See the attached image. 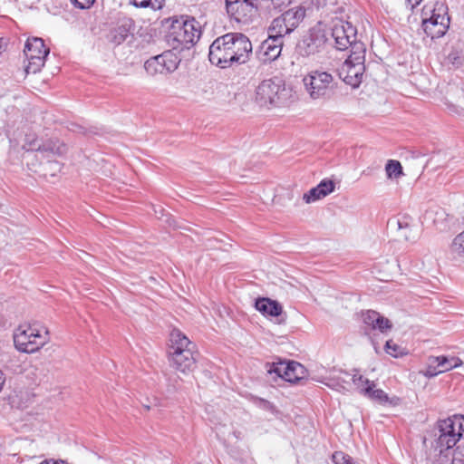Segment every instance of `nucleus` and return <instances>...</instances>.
<instances>
[{
  "label": "nucleus",
  "mask_w": 464,
  "mask_h": 464,
  "mask_svg": "<svg viewBox=\"0 0 464 464\" xmlns=\"http://www.w3.org/2000/svg\"><path fill=\"white\" fill-rule=\"evenodd\" d=\"M437 429L439 434L435 440V450L440 451V457H448L446 451L451 450L461 438H464V416L439 420Z\"/></svg>",
  "instance_id": "obj_7"
},
{
  "label": "nucleus",
  "mask_w": 464,
  "mask_h": 464,
  "mask_svg": "<svg viewBox=\"0 0 464 464\" xmlns=\"http://www.w3.org/2000/svg\"><path fill=\"white\" fill-rule=\"evenodd\" d=\"M260 1L237 2L226 6L228 15L237 23L248 24L257 15Z\"/></svg>",
  "instance_id": "obj_13"
},
{
  "label": "nucleus",
  "mask_w": 464,
  "mask_h": 464,
  "mask_svg": "<svg viewBox=\"0 0 464 464\" xmlns=\"http://www.w3.org/2000/svg\"><path fill=\"white\" fill-rule=\"evenodd\" d=\"M180 61L181 57L171 49L148 59L144 63V69L151 76L168 74L178 68Z\"/></svg>",
  "instance_id": "obj_11"
},
{
  "label": "nucleus",
  "mask_w": 464,
  "mask_h": 464,
  "mask_svg": "<svg viewBox=\"0 0 464 464\" xmlns=\"http://www.w3.org/2000/svg\"><path fill=\"white\" fill-rule=\"evenodd\" d=\"M169 361L175 370L187 374L197 368L198 353L193 343L179 329L169 334Z\"/></svg>",
  "instance_id": "obj_3"
},
{
  "label": "nucleus",
  "mask_w": 464,
  "mask_h": 464,
  "mask_svg": "<svg viewBox=\"0 0 464 464\" xmlns=\"http://www.w3.org/2000/svg\"><path fill=\"white\" fill-rule=\"evenodd\" d=\"M327 0H312V3L316 5L317 7L324 6L326 5Z\"/></svg>",
  "instance_id": "obj_42"
},
{
  "label": "nucleus",
  "mask_w": 464,
  "mask_h": 464,
  "mask_svg": "<svg viewBox=\"0 0 464 464\" xmlns=\"http://www.w3.org/2000/svg\"><path fill=\"white\" fill-rule=\"evenodd\" d=\"M94 1L95 0H71L72 5L80 9L90 8L93 5Z\"/></svg>",
  "instance_id": "obj_36"
},
{
  "label": "nucleus",
  "mask_w": 464,
  "mask_h": 464,
  "mask_svg": "<svg viewBox=\"0 0 464 464\" xmlns=\"http://www.w3.org/2000/svg\"><path fill=\"white\" fill-rule=\"evenodd\" d=\"M365 71V65L362 63H350L346 59L339 69V77L353 88H357L362 82V76Z\"/></svg>",
  "instance_id": "obj_16"
},
{
  "label": "nucleus",
  "mask_w": 464,
  "mask_h": 464,
  "mask_svg": "<svg viewBox=\"0 0 464 464\" xmlns=\"http://www.w3.org/2000/svg\"><path fill=\"white\" fill-rule=\"evenodd\" d=\"M5 382V377L4 372L0 370V392L3 390L4 384Z\"/></svg>",
  "instance_id": "obj_43"
},
{
  "label": "nucleus",
  "mask_w": 464,
  "mask_h": 464,
  "mask_svg": "<svg viewBox=\"0 0 464 464\" xmlns=\"http://www.w3.org/2000/svg\"><path fill=\"white\" fill-rule=\"evenodd\" d=\"M306 10L304 6L293 7L283 13L281 15L293 32L305 17Z\"/></svg>",
  "instance_id": "obj_20"
},
{
  "label": "nucleus",
  "mask_w": 464,
  "mask_h": 464,
  "mask_svg": "<svg viewBox=\"0 0 464 464\" xmlns=\"http://www.w3.org/2000/svg\"><path fill=\"white\" fill-rule=\"evenodd\" d=\"M270 36L276 38H283L285 35L292 33L287 24L284 20L283 16L280 15L275 18L269 27Z\"/></svg>",
  "instance_id": "obj_24"
},
{
  "label": "nucleus",
  "mask_w": 464,
  "mask_h": 464,
  "mask_svg": "<svg viewBox=\"0 0 464 464\" xmlns=\"http://www.w3.org/2000/svg\"><path fill=\"white\" fill-rule=\"evenodd\" d=\"M287 362L280 361L278 362H266V370L268 374L275 373L277 377L286 382V374L288 372L285 368Z\"/></svg>",
  "instance_id": "obj_27"
},
{
  "label": "nucleus",
  "mask_w": 464,
  "mask_h": 464,
  "mask_svg": "<svg viewBox=\"0 0 464 464\" xmlns=\"http://www.w3.org/2000/svg\"><path fill=\"white\" fill-rule=\"evenodd\" d=\"M24 53L28 60V64L25 67L26 73H36L44 65L50 49L45 46L42 38L32 37L27 39Z\"/></svg>",
  "instance_id": "obj_10"
},
{
  "label": "nucleus",
  "mask_w": 464,
  "mask_h": 464,
  "mask_svg": "<svg viewBox=\"0 0 464 464\" xmlns=\"http://www.w3.org/2000/svg\"><path fill=\"white\" fill-rule=\"evenodd\" d=\"M285 369L288 371L286 382L290 383H296L306 378L307 371L300 362L288 361Z\"/></svg>",
  "instance_id": "obj_21"
},
{
  "label": "nucleus",
  "mask_w": 464,
  "mask_h": 464,
  "mask_svg": "<svg viewBox=\"0 0 464 464\" xmlns=\"http://www.w3.org/2000/svg\"><path fill=\"white\" fill-rule=\"evenodd\" d=\"M273 5L276 7L288 5L291 0H271Z\"/></svg>",
  "instance_id": "obj_38"
},
{
  "label": "nucleus",
  "mask_w": 464,
  "mask_h": 464,
  "mask_svg": "<svg viewBox=\"0 0 464 464\" xmlns=\"http://www.w3.org/2000/svg\"><path fill=\"white\" fill-rule=\"evenodd\" d=\"M384 350L389 355L398 358L405 354L403 349L398 344L394 343L392 340H388L385 343Z\"/></svg>",
  "instance_id": "obj_30"
},
{
  "label": "nucleus",
  "mask_w": 464,
  "mask_h": 464,
  "mask_svg": "<svg viewBox=\"0 0 464 464\" xmlns=\"http://www.w3.org/2000/svg\"><path fill=\"white\" fill-rule=\"evenodd\" d=\"M361 394L369 400L381 405L396 406L400 403V398L397 396L389 397V395L382 389H376L375 382L372 386H363L361 389Z\"/></svg>",
  "instance_id": "obj_18"
},
{
  "label": "nucleus",
  "mask_w": 464,
  "mask_h": 464,
  "mask_svg": "<svg viewBox=\"0 0 464 464\" xmlns=\"http://www.w3.org/2000/svg\"><path fill=\"white\" fill-rule=\"evenodd\" d=\"M49 340V330L38 323L20 325L14 334V347L25 353L39 351Z\"/></svg>",
  "instance_id": "obj_5"
},
{
  "label": "nucleus",
  "mask_w": 464,
  "mask_h": 464,
  "mask_svg": "<svg viewBox=\"0 0 464 464\" xmlns=\"http://www.w3.org/2000/svg\"><path fill=\"white\" fill-rule=\"evenodd\" d=\"M430 362L436 363L440 368V372H444L451 369L457 368L462 364V361L458 357H448L445 355L430 356Z\"/></svg>",
  "instance_id": "obj_23"
},
{
  "label": "nucleus",
  "mask_w": 464,
  "mask_h": 464,
  "mask_svg": "<svg viewBox=\"0 0 464 464\" xmlns=\"http://www.w3.org/2000/svg\"><path fill=\"white\" fill-rule=\"evenodd\" d=\"M362 318L364 324L362 327L363 334L370 338H372V331L378 330L384 334L392 328V322L374 310L362 312Z\"/></svg>",
  "instance_id": "obj_15"
},
{
  "label": "nucleus",
  "mask_w": 464,
  "mask_h": 464,
  "mask_svg": "<svg viewBox=\"0 0 464 464\" xmlns=\"http://www.w3.org/2000/svg\"><path fill=\"white\" fill-rule=\"evenodd\" d=\"M324 198L321 195L319 188L316 186L314 188H312L308 192L304 194L303 199L305 201V203H312L316 200H319L321 198Z\"/></svg>",
  "instance_id": "obj_33"
},
{
  "label": "nucleus",
  "mask_w": 464,
  "mask_h": 464,
  "mask_svg": "<svg viewBox=\"0 0 464 464\" xmlns=\"http://www.w3.org/2000/svg\"><path fill=\"white\" fill-rule=\"evenodd\" d=\"M385 170L389 179H398L403 175L402 166L399 160H389Z\"/></svg>",
  "instance_id": "obj_28"
},
{
  "label": "nucleus",
  "mask_w": 464,
  "mask_h": 464,
  "mask_svg": "<svg viewBox=\"0 0 464 464\" xmlns=\"http://www.w3.org/2000/svg\"><path fill=\"white\" fill-rule=\"evenodd\" d=\"M328 41L326 24L320 21L303 34L296 44L295 52L301 57L314 58L326 50Z\"/></svg>",
  "instance_id": "obj_6"
},
{
  "label": "nucleus",
  "mask_w": 464,
  "mask_h": 464,
  "mask_svg": "<svg viewBox=\"0 0 464 464\" xmlns=\"http://www.w3.org/2000/svg\"><path fill=\"white\" fill-rule=\"evenodd\" d=\"M165 24L167 44L178 53L190 50L201 36V24L193 16H172L165 20Z\"/></svg>",
  "instance_id": "obj_2"
},
{
  "label": "nucleus",
  "mask_w": 464,
  "mask_h": 464,
  "mask_svg": "<svg viewBox=\"0 0 464 464\" xmlns=\"http://www.w3.org/2000/svg\"><path fill=\"white\" fill-rule=\"evenodd\" d=\"M40 464H65V462L63 460L54 461L53 459H45V460L42 461Z\"/></svg>",
  "instance_id": "obj_41"
},
{
  "label": "nucleus",
  "mask_w": 464,
  "mask_h": 464,
  "mask_svg": "<svg viewBox=\"0 0 464 464\" xmlns=\"http://www.w3.org/2000/svg\"><path fill=\"white\" fill-rule=\"evenodd\" d=\"M292 90L279 77L262 81L256 89L255 102L260 107H281L287 103Z\"/></svg>",
  "instance_id": "obj_4"
},
{
  "label": "nucleus",
  "mask_w": 464,
  "mask_h": 464,
  "mask_svg": "<svg viewBox=\"0 0 464 464\" xmlns=\"http://www.w3.org/2000/svg\"><path fill=\"white\" fill-rule=\"evenodd\" d=\"M333 23L331 35L334 40V46L337 50L344 51L355 42L357 29L350 22L343 19H336Z\"/></svg>",
  "instance_id": "obj_12"
},
{
  "label": "nucleus",
  "mask_w": 464,
  "mask_h": 464,
  "mask_svg": "<svg viewBox=\"0 0 464 464\" xmlns=\"http://www.w3.org/2000/svg\"><path fill=\"white\" fill-rule=\"evenodd\" d=\"M451 464L464 463V441L459 444L452 451Z\"/></svg>",
  "instance_id": "obj_31"
},
{
  "label": "nucleus",
  "mask_w": 464,
  "mask_h": 464,
  "mask_svg": "<svg viewBox=\"0 0 464 464\" xmlns=\"http://www.w3.org/2000/svg\"><path fill=\"white\" fill-rule=\"evenodd\" d=\"M255 308L266 317H279L283 313L281 304L268 297L256 298L255 301Z\"/></svg>",
  "instance_id": "obj_19"
},
{
  "label": "nucleus",
  "mask_w": 464,
  "mask_h": 464,
  "mask_svg": "<svg viewBox=\"0 0 464 464\" xmlns=\"http://www.w3.org/2000/svg\"><path fill=\"white\" fill-rule=\"evenodd\" d=\"M372 345H373V347H374L375 352H376V353H379V350H378V349H379V347H378L377 343H375L373 340H372Z\"/></svg>",
  "instance_id": "obj_44"
},
{
  "label": "nucleus",
  "mask_w": 464,
  "mask_h": 464,
  "mask_svg": "<svg viewBox=\"0 0 464 464\" xmlns=\"http://www.w3.org/2000/svg\"><path fill=\"white\" fill-rule=\"evenodd\" d=\"M447 6L437 2L434 6H424L422 14V28L427 36L431 39L442 37L450 27V16L447 13Z\"/></svg>",
  "instance_id": "obj_8"
},
{
  "label": "nucleus",
  "mask_w": 464,
  "mask_h": 464,
  "mask_svg": "<svg viewBox=\"0 0 464 464\" xmlns=\"http://www.w3.org/2000/svg\"><path fill=\"white\" fill-rule=\"evenodd\" d=\"M165 0H130V3L140 8L151 7L154 10L161 9Z\"/></svg>",
  "instance_id": "obj_29"
},
{
  "label": "nucleus",
  "mask_w": 464,
  "mask_h": 464,
  "mask_svg": "<svg viewBox=\"0 0 464 464\" xmlns=\"http://www.w3.org/2000/svg\"><path fill=\"white\" fill-rule=\"evenodd\" d=\"M253 53L249 38L242 33H227L218 37L209 46V62L227 69L247 63Z\"/></svg>",
  "instance_id": "obj_1"
},
{
  "label": "nucleus",
  "mask_w": 464,
  "mask_h": 464,
  "mask_svg": "<svg viewBox=\"0 0 464 464\" xmlns=\"http://www.w3.org/2000/svg\"><path fill=\"white\" fill-rule=\"evenodd\" d=\"M257 404L265 410H270L272 408V403L267 400L258 398Z\"/></svg>",
  "instance_id": "obj_37"
},
{
  "label": "nucleus",
  "mask_w": 464,
  "mask_h": 464,
  "mask_svg": "<svg viewBox=\"0 0 464 464\" xmlns=\"http://www.w3.org/2000/svg\"><path fill=\"white\" fill-rule=\"evenodd\" d=\"M404 237H405V239H406V240H411V239H414V237H411L410 235H408V234H406V233L404 234Z\"/></svg>",
  "instance_id": "obj_45"
},
{
  "label": "nucleus",
  "mask_w": 464,
  "mask_h": 464,
  "mask_svg": "<svg viewBox=\"0 0 464 464\" xmlns=\"http://www.w3.org/2000/svg\"><path fill=\"white\" fill-rule=\"evenodd\" d=\"M351 48V53L347 59L350 60V63L356 62L364 63L365 61V45L362 42L357 41V37L355 38V42L349 46Z\"/></svg>",
  "instance_id": "obj_25"
},
{
  "label": "nucleus",
  "mask_w": 464,
  "mask_h": 464,
  "mask_svg": "<svg viewBox=\"0 0 464 464\" xmlns=\"http://www.w3.org/2000/svg\"><path fill=\"white\" fill-rule=\"evenodd\" d=\"M304 88L313 100L330 99L335 91L337 82L324 71L314 70L303 79Z\"/></svg>",
  "instance_id": "obj_9"
},
{
  "label": "nucleus",
  "mask_w": 464,
  "mask_h": 464,
  "mask_svg": "<svg viewBox=\"0 0 464 464\" xmlns=\"http://www.w3.org/2000/svg\"><path fill=\"white\" fill-rule=\"evenodd\" d=\"M283 40L281 38L268 36L262 42L259 50L256 52L259 60L263 63L275 61L279 57L282 51Z\"/></svg>",
  "instance_id": "obj_17"
},
{
  "label": "nucleus",
  "mask_w": 464,
  "mask_h": 464,
  "mask_svg": "<svg viewBox=\"0 0 464 464\" xmlns=\"http://www.w3.org/2000/svg\"><path fill=\"white\" fill-rule=\"evenodd\" d=\"M77 128L78 130L76 131L82 132L83 130V128L81 126H78Z\"/></svg>",
  "instance_id": "obj_46"
},
{
  "label": "nucleus",
  "mask_w": 464,
  "mask_h": 464,
  "mask_svg": "<svg viewBox=\"0 0 464 464\" xmlns=\"http://www.w3.org/2000/svg\"><path fill=\"white\" fill-rule=\"evenodd\" d=\"M38 151L44 152L47 154L52 153L54 155L62 156L67 152V146L64 143L60 142L59 140H51L50 142L39 146Z\"/></svg>",
  "instance_id": "obj_26"
},
{
  "label": "nucleus",
  "mask_w": 464,
  "mask_h": 464,
  "mask_svg": "<svg viewBox=\"0 0 464 464\" xmlns=\"http://www.w3.org/2000/svg\"><path fill=\"white\" fill-rule=\"evenodd\" d=\"M399 229H407L409 227V224L403 220L397 221Z\"/></svg>",
  "instance_id": "obj_40"
},
{
  "label": "nucleus",
  "mask_w": 464,
  "mask_h": 464,
  "mask_svg": "<svg viewBox=\"0 0 464 464\" xmlns=\"http://www.w3.org/2000/svg\"><path fill=\"white\" fill-rule=\"evenodd\" d=\"M440 373H442L440 372V368L438 367L436 363H431L429 361V365L426 368V370L423 372L424 376H426L428 378H432V377L439 375Z\"/></svg>",
  "instance_id": "obj_35"
},
{
  "label": "nucleus",
  "mask_w": 464,
  "mask_h": 464,
  "mask_svg": "<svg viewBox=\"0 0 464 464\" xmlns=\"http://www.w3.org/2000/svg\"><path fill=\"white\" fill-rule=\"evenodd\" d=\"M352 381L353 384L357 387L359 392L361 393V389L363 386H372V384L374 383V382L370 381L369 379L365 378L364 376L361 374L354 373L353 375Z\"/></svg>",
  "instance_id": "obj_34"
},
{
  "label": "nucleus",
  "mask_w": 464,
  "mask_h": 464,
  "mask_svg": "<svg viewBox=\"0 0 464 464\" xmlns=\"http://www.w3.org/2000/svg\"><path fill=\"white\" fill-rule=\"evenodd\" d=\"M317 187L320 189L321 195L326 197L334 190L335 184L333 180L324 179L317 185Z\"/></svg>",
  "instance_id": "obj_32"
},
{
  "label": "nucleus",
  "mask_w": 464,
  "mask_h": 464,
  "mask_svg": "<svg viewBox=\"0 0 464 464\" xmlns=\"http://www.w3.org/2000/svg\"><path fill=\"white\" fill-rule=\"evenodd\" d=\"M407 4L411 6V9L413 10L417 5L420 4L422 0H406Z\"/></svg>",
  "instance_id": "obj_39"
},
{
  "label": "nucleus",
  "mask_w": 464,
  "mask_h": 464,
  "mask_svg": "<svg viewBox=\"0 0 464 464\" xmlns=\"http://www.w3.org/2000/svg\"><path fill=\"white\" fill-rule=\"evenodd\" d=\"M449 254L453 261L464 262V230L453 238Z\"/></svg>",
  "instance_id": "obj_22"
},
{
  "label": "nucleus",
  "mask_w": 464,
  "mask_h": 464,
  "mask_svg": "<svg viewBox=\"0 0 464 464\" xmlns=\"http://www.w3.org/2000/svg\"><path fill=\"white\" fill-rule=\"evenodd\" d=\"M134 30L135 21L128 15L121 14L110 31V42L119 45L125 42L130 35L132 36Z\"/></svg>",
  "instance_id": "obj_14"
}]
</instances>
